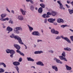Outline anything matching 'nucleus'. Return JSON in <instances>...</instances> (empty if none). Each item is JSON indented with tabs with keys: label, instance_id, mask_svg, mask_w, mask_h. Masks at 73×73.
Instances as JSON below:
<instances>
[{
	"label": "nucleus",
	"instance_id": "obj_31",
	"mask_svg": "<svg viewBox=\"0 0 73 73\" xmlns=\"http://www.w3.org/2000/svg\"><path fill=\"white\" fill-rule=\"evenodd\" d=\"M68 27V25H63L61 26V27H62L63 28H65V27Z\"/></svg>",
	"mask_w": 73,
	"mask_h": 73
},
{
	"label": "nucleus",
	"instance_id": "obj_15",
	"mask_svg": "<svg viewBox=\"0 0 73 73\" xmlns=\"http://www.w3.org/2000/svg\"><path fill=\"white\" fill-rule=\"evenodd\" d=\"M57 22L58 23H64V20L63 19H59L57 20Z\"/></svg>",
	"mask_w": 73,
	"mask_h": 73
},
{
	"label": "nucleus",
	"instance_id": "obj_53",
	"mask_svg": "<svg viewBox=\"0 0 73 73\" xmlns=\"http://www.w3.org/2000/svg\"><path fill=\"white\" fill-rule=\"evenodd\" d=\"M11 12L12 13H14V11L12 10L11 11Z\"/></svg>",
	"mask_w": 73,
	"mask_h": 73
},
{
	"label": "nucleus",
	"instance_id": "obj_35",
	"mask_svg": "<svg viewBox=\"0 0 73 73\" xmlns=\"http://www.w3.org/2000/svg\"><path fill=\"white\" fill-rule=\"evenodd\" d=\"M6 52L7 53H9L11 52V50L9 49H7L6 50Z\"/></svg>",
	"mask_w": 73,
	"mask_h": 73
},
{
	"label": "nucleus",
	"instance_id": "obj_42",
	"mask_svg": "<svg viewBox=\"0 0 73 73\" xmlns=\"http://www.w3.org/2000/svg\"><path fill=\"white\" fill-rule=\"evenodd\" d=\"M65 5L68 8H70V6L68 5H67V4H66Z\"/></svg>",
	"mask_w": 73,
	"mask_h": 73
},
{
	"label": "nucleus",
	"instance_id": "obj_5",
	"mask_svg": "<svg viewBox=\"0 0 73 73\" xmlns=\"http://www.w3.org/2000/svg\"><path fill=\"white\" fill-rule=\"evenodd\" d=\"M61 38L62 39H64L65 40H66V41H67L68 43H71V41H70V40L67 37H64L63 36H61Z\"/></svg>",
	"mask_w": 73,
	"mask_h": 73
},
{
	"label": "nucleus",
	"instance_id": "obj_61",
	"mask_svg": "<svg viewBox=\"0 0 73 73\" xmlns=\"http://www.w3.org/2000/svg\"><path fill=\"white\" fill-rule=\"evenodd\" d=\"M54 1H56V0H54Z\"/></svg>",
	"mask_w": 73,
	"mask_h": 73
},
{
	"label": "nucleus",
	"instance_id": "obj_13",
	"mask_svg": "<svg viewBox=\"0 0 73 73\" xmlns=\"http://www.w3.org/2000/svg\"><path fill=\"white\" fill-rule=\"evenodd\" d=\"M52 68L53 69H54L55 71H56V72H57V71H58V68L55 65L53 66H52Z\"/></svg>",
	"mask_w": 73,
	"mask_h": 73
},
{
	"label": "nucleus",
	"instance_id": "obj_8",
	"mask_svg": "<svg viewBox=\"0 0 73 73\" xmlns=\"http://www.w3.org/2000/svg\"><path fill=\"white\" fill-rule=\"evenodd\" d=\"M55 19H54L53 18H50L49 19H48V22H49V23H53V22L55 20Z\"/></svg>",
	"mask_w": 73,
	"mask_h": 73
},
{
	"label": "nucleus",
	"instance_id": "obj_24",
	"mask_svg": "<svg viewBox=\"0 0 73 73\" xmlns=\"http://www.w3.org/2000/svg\"><path fill=\"white\" fill-rule=\"evenodd\" d=\"M28 26L29 28V31L31 32H32V31H33V28L32 27L30 26H29V25H28Z\"/></svg>",
	"mask_w": 73,
	"mask_h": 73
},
{
	"label": "nucleus",
	"instance_id": "obj_20",
	"mask_svg": "<svg viewBox=\"0 0 73 73\" xmlns=\"http://www.w3.org/2000/svg\"><path fill=\"white\" fill-rule=\"evenodd\" d=\"M18 19L19 20H23V17L22 16H19L18 17Z\"/></svg>",
	"mask_w": 73,
	"mask_h": 73
},
{
	"label": "nucleus",
	"instance_id": "obj_40",
	"mask_svg": "<svg viewBox=\"0 0 73 73\" xmlns=\"http://www.w3.org/2000/svg\"><path fill=\"white\" fill-rule=\"evenodd\" d=\"M0 20H1V21H5V19L1 18L0 19Z\"/></svg>",
	"mask_w": 73,
	"mask_h": 73
},
{
	"label": "nucleus",
	"instance_id": "obj_59",
	"mask_svg": "<svg viewBox=\"0 0 73 73\" xmlns=\"http://www.w3.org/2000/svg\"><path fill=\"white\" fill-rule=\"evenodd\" d=\"M49 29H51V28L49 27Z\"/></svg>",
	"mask_w": 73,
	"mask_h": 73
},
{
	"label": "nucleus",
	"instance_id": "obj_27",
	"mask_svg": "<svg viewBox=\"0 0 73 73\" xmlns=\"http://www.w3.org/2000/svg\"><path fill=\"white\" fill-rule=\"evenodd\" d=\"M10 53L11 54H14L15 53V51L12 50H10Z\"/></svg>",
	"mask_w": 73,
	"mask_h": 73
},
{
	"label": "nucleus",
	"instance_id": "obj_50",
	"mask_svg": "<svg viewBox=\"0 0 73 73\" xmlns=\"http://www.w3.org/2000/svg\"><path fill=\"white\" fill-rule=\"evenodd\" d=\"M6 10L7 11H8V12H9L10 13V11H9V9H7Z\"/></svg>",
	"mask_w": 73,
	"mask_h": 73
},
{
	"label": "nucleus",
	"instance_id": "obj_38",
	"mask_svg": "<svg viewBox=\"0 0 73 73\" xmlns=\"http://www.w3.org/2000/svg\"><path fill=\"white\" fill-rule=\"evenodd\" d=\"M61 37V36H58L56 38V40L58 39H60Z\"/></svg>",
	"mask_w": 73,
	"mask_h": 73
},
{
	"label": "nucleus",
	"instance_id": "obj_29",
	"mask_svg": "<svg viewBox=\"0 0 73 73\" xmlns=\"http://www.w3.org/2000/svg\"><path fill=\"white\" fill-rule=\"evenodd\" d=\"M1 16L2 18H4V17L6 16V15L3 14L1 15Z\"/></svg>",
	"mask_w": 73,
	"mask_h": 73
},
{
	"label": "nucleus",
	"instance_id": "obj_51",
	"mask_svg": "<svg viewBox=\"0 0 73 73\" xmlns=\"http://www.w3.org/2000/svg\"><path fill=\"white\" fill-rule=\"evenodd\" d=\"M38 42H40V41H42V40H37Z\"/></svg>",
	"mask_w": 73,
	"mask_h": 73
},
{
	"label": "nucleus",
	"instance_id": "obj_7",
	"mask_svg": "<svg viewBox=\"0 0 73 73\" xmlns=\"http://www.w3.org/2000/svg\"><path fill=\"white\" fill-rule=\"evenodd\" d=\"M32 34L33 35H35V36H40V33L37 31H34L33 32Z\"/></svg>",
	"mask_w": 73,
	"mask_h": 73
},
{
	"label": "nucleus",
	"instance_id": "obj_49",
	"mask_svg": "<svg viewBox=\"0 0 73 73\" xmlns=\"http://www.w3.org/2000/svg\"><path fill=\"white\" fill-rule=\"evenodd\" d=\"M67 3L68 4H70V1H68V0H67Z\"/></svg>",
	"mask_w": 73,
	"mask_h": 73
},
{
	"label": "nucleus",
	"instance_id": "obj_47",
	"mask_svg": "<svg viewBox=\"0 0 73 73\" xmlns=\"http://www.w3.org/2000/svg\"><path fill=\"white\" fill-rule=\"evenodd\" d=\"M9 23H11V24H12L13 23V22L12 21H9Z\"/></svg>",
	"mask_w": 73,
	"mask_h": 73
},
{
	"label": "nucleus",
	"instance_id": "obj_16",
	"mask_svg": "<svg viewBox=\"0 0 73 73\" xmlns=\"http://www.w3.org/2000/svg\"><path fill=\"white\" fill-rule=\"evenodd\" d=\"M20 11L23 15H25V13L26 12V11H24L22 9H20Z\"/></svg>",
	"mask_w": 73,
	"mask_h": 73
},
{
	"label": "nucleus",
	"instance_id": "obj_14",
	"mask_svg": "<svg viewBox=\"0 0 73 73\" xmlns=\"http://www.w3.org/2000/svg\"><path fill=\"white\" fill-rule=\"evenodd\" d=\"M66 68L67 70H72V67L69 66L68 65H66Z\"/></svg>",
	"mask_w": 73,
	"mask_h": 73
},
{
	"label": "nucleus",
	"instance_id": "obj_39",
	"mask_svg": "<svg viewBox=\"0 0 73 73\" xmlns=\"http://www.w3.org/2000/svg\"><path fill=\"white\" fill-rule=\"evenodd\" d=\"M70 38L71 41H73V36H70Z\"/></svg>",
	"mask_w": 73,
	"mask_h": 73
},
{
	"label": "nucleus",
	"instance_id": "obj_23",
	"mask_svg": "<svg viewBox=\"0 0 73 73\" xmlns=\"http://www.w3.org/2000/svg\"><path fill=\"white\" fill-rule=\"evenodd\" d=\"M27 58L28 61H35L34 59L32 58L31 57Z\"/></svg>",
	"mask_w": 73,
	"mask_h": 73
},
{
	"label": "nucleus",
	"instance_id": "obj_43",
	"mask_svg": "<svg viewBox=\"0 0 73 73\" xmlns=\"http://www.w3.org/2000/svg\"><path fill=\"white\" fill-rule=\"evenodd\" d=\"M6 20H7V21H8V20H9V18H8V17L5 18V21H6Z\"/></svg>",
	"mask_w": 73,
	"mask_h": 73
},
{
	"label": "nucleus",
	"instance_id": "obj_60",
	"mask_svg": "<svg viewBox=\"0 0 73 73\" xmlns=\"http://www.w3.org/2000/svg\"><path fill=\"white\" fill-rule=\"evenodd\" d=\"M3 28H5V26H4L3 27Z\"/></svg>",
	"mask_w": 73,
	"mask_h": 73
},
{
	"label": "nucleus",
	"instance_id": "obj_21",
	"mask_svg": "<svg viewBox=\"0 0 73 73\" xmlns=\"http://www.w3.org/2000/svg\"><path fill=\"white\" fill-rule=\"evenodd\" d=\"M51 14L52 16H54L56 15L57 13L54 11H52L51 12Z\"/></svg>",
	"mask_w": 73,
	"mask_h": 73
},
{
	"label": "nucleus",
	"instance_id": "obj_56",
	"mask_svg": "<svg viewBox=\"0 0 73 73\" xmlns=\"http://www.w3.org/2000/svg\"><path fill=\"white\" fill-rule=\"evenodd\" d=\"M35 9H36V10H37V7H36L35 8Z\"/></svg>",
	"mask_w": 73,
	"mask_h": 73
},
{
	"label": "nucleus",
	"instance_id": "obj_17",
	"mask_svg": "<svg viewBox=\"0 0 73 73\" xmlns=\"http://www.w3.org/2000/svg\"><path fill=\"white\" fill-rule=\"evenodd\" d=\"M38 13H41L42 12V8L41 7L39 8L38 9Z\"/></svg>",
	"mask_w": 73,
	"mask_h": 73
},
{
	"label": "nucleus",
	"instance_id": "obj_45",
	"mask_svg": "<svg viewBox=\"0 0 73 73\" xmlns=\"http://www.w3.org/2000/svg\"><path fill=\"white\" fill-rule=\"evenodd\" d=\"M49 52L50 53H53V51H52V50L49 51Z\"/></svg>",
	"mask_w": 73,
	"mask_h": 73
},
{
	"label": "nucleus",
	"instance_id": "obj_4",
	"mask_svg": "<svg viewBox=\"0 0 73 73\" xmlns=\"http://www.w3.org/2000/svg\"><path fill=\"white\" fill-rule=\"evenodd\" d=\"M22 30V28L20 27H17L14 29V31L16 32L17 33H19V31H18Z\"/></svg>",
	"mask_w": 73,
	"mask_h": 73
},
{
	"label": "nucleus",
	"instance_id": "obj_46",
	"mask_svg": "<svg viewBox=\"0 0 73 73\" xmlns=\"http://www.w3.org/2000/svg\"><path fill=\"white\" fill-rule=\"evenodd\" d=\"M54 25H57V23H53Z\"/></svg>",
	"mask_w": 73,
	"mask_h": 73
},
{
	"label": "nucleus",
	"instance_id": "obj_10",
	"mask_svg": "<svg viewBox=\"0 0 73 73\" xmlns=\"http://www.w3.org/2000/svg\"><path fill=\"white\" fill-rule=\"evenodd\" d=\"M12 30H13V29H12L10 27H8L7 28V30L8 31H9L8 33H9V32L12 31Z\"/></svg>",
	"mask_w": 73,
	"mask_h": 73
},
{
	"label": "nucleus",
	"instance_id": "obj_28",
	"mask_svg": "<svg viewBox=\"0 0 73 73\" xmlns=\"http://www.w3.org/2000/svg\"><path fill=\"white\" fill-rule=\"evenodd\" d=\"M26 1L27 2H29V1H30L31 4H33V1L32 0H26Z\"/></svg>",
	"mask_w": 73,
	"mask_h": 73
},
{
	"label": "nucleus",
	"instance_id": "obj_34",
	"mask_svg": "<svg viewBox=\"0 0 73 73\" xmlns=\"http://www.w3.org/2000/svg\"><path fill=\"white\" fill-rule=\"evenodd\" d=\"M55 32V30L54 29H52L51 30V32L52 33H54V32Z\"/></svg>",
	"mask_w": 73,
	"mask_h": 73
},
{
	"label": "nucleus",
	"instance_id": "obj_55",
	"mask_svg": "<svg viewBox=\"0 0 73 73\" xmlns=\"http://www.w3.org/2000/svg\"><path fill=\"white\" fill-rule=\"evenodd\" d=\"M40 2H43V1L42 0H40Z\"/></svg>",
	"mask_w": 73,
	"mask_h": 73
},
{
	"label": "nucleus",
	"instance_id": "obj_22",
	"mask_svg": "<svg viewBox=\"0 0 73 73\" xmlns=\"http://www.w3.org/2000/svg\"><path fill=\"white\" fill-rule=\"evenodd\" d=\"M43 17L44 18H48L49 17V16L48 15H47L46 14H44L43 15Z\"/></svg>",
	"mask_w": 73,
	"mask_h": 73
},
{
	"label": "nucleus",
	"instance_id": "obj_58",
	"mask_svg": "<svg viewBox=\"0 0 73 73\" xmlns=\"http://www.w3.org/2000/svg\"><path fill=\"white\" fill-rule=\"evenodd\" d=\"M41 32L42 33H43V30H41Z\"/></svg>",
	"mask_w": 73,
	"mask_h": 73
},
{
	"label": "nucleus",
	"instance_id": "obj_25",
	"mask_svg": "<svg viewBox=\"0 0 73 73\" xmlns=\"http://www.w3.org/2000/svg\"><path fill=\"white\" fill-rule=\"evenodd\" d=\"M0 65H3L4 68H6V65L3 62L0 63Z\"/></svg>",
	"mask_w": 73,
	"mask_h": 73
},
{
	"label": "nucleus",
	"instance_id": "obj_11",
	"mask_svg": "<svg viewBox=\"0 0 73 73\" xmlns=\"http://www.w3.org/2000/svg\"><path fill=\"white\" fill-rule=\"evenodd\" d=\"M13 64L14 66H18L20 65V63L19 62H13Z\"/></svg>",
	"mask_w": 73,
	"mask_h": 73
},
{
	"label": "nucleus",
	"instance_id": "obj_3",
	"mask_svg": "<svg viewBox=\"0 0 73 73\" xmlns=\"http://www.w3.org/2000/svg\"><path fill=\"white\" fill-rule=\"evenodd\" d=\"M62 56H59V57L60 60H64L65 61H67L68 60H67V59H66V58L63 57H65L66 56V55L65 54V52H63V53L62 54Z\"/></svg>",
	"mask_w": 73,
	"mask_h": 73
},
{
	"label": "nucleus",
	"instance_id": "obj_6",
	"mask_svg": "<svg viewBox=\"0 0 73 73\" xmlns=\"http://www.w3.org/2000/svg\"><path fill=\"white\" fill-rule=\"evenodd\" d=\"M57 2L59 4V6L60 7V8L61 9H65V8L63 7V5L61 3V2L60 1H58Z\"/></svg>",
	"mask_w": 73,
	"mask_h": 73
},
{
	"label": "nucleus",
	"instance_id": "obj_9",
	"mask_svg": "<svg viewBox=\"0 0 73 73\" xmlns=\"http://www.w3.org/2000/svg\"><path fill=\"white\" fill-rule=\"evenodd\" d=\"M54 60H56V62L57 63H59V64H61L62 63V62L60 61L59 59H57L56 58H54Z\"/></svg>",
	"mask_w": 73,
	"mask_h": 73
},
{
	"label": "nucleus",
	"instance_id": "obj_2",
	"mask_svg": "<svg viewBox=\"0 0 73 73\" xmlns=\"http://www.w3.org/2000/svg\"><path fill=\"white\" fill-rule=\"evenodd\" d=\"M14 46L17 49V50L16 52L17 53H19L22 56H24V54H23V53L21 52V51H20L19 50L20 49V46H19V45L17 44H14Z\"/></svg>",
	"mask_w": 73,
	"mask_h": 73
},
{
	"label": "nucleus",
	"instance_id": "obj_19",
	"mask_svg": "<svg viewBox=\"0 0 73 73\" xmlns=\"http://www.w3.org/2000/svg\"><path fill=\"white\" fill-rule=\"evenodd\" d=\"M43 53V52L42 51H38L35 52L34 53L35 54H41V53Z\"/></svg>",
	"mask_w": 73,
	"mask_h": 73
},
{
	"label": "nucleus",
	"instance_id": "obj_37",
	"mask_svg": "<svg viewBox=\"0 0 73 73\" xmlns=\"http://www.w3.org/2000/svg\"><path fill=\"white\" fill-rule=\"evenodd\" d=\"M59 33V32L58 31H55V32L54 33V34H56V35H58Z\"/></svg>",
	"mask_w": 73,
	"mask_h": 73
},
{
	"label": "nucleus",
	"instance_id": "obj_1",
	"mask_svg": "<svg viewBox=\"0 0 73 73\" xmlns=\"http://www.w3.org/2000/svg\"><path fill=\"white\" fill-rule=\"evenodd\" d=\"M10 37L11 38H15V39H17V40L19 42L20 44H23L24 43L22 42V40L21 39V38L17 36H15L14 34H12V35L10 36Z\"/></svg>",
	"mask_w": 73,
	"mask_h": 73
},
{
	"label": "nucleus",
	"instance_id": "obj_52",
	"mask_svg": "<svg viewBox=\"0 0 73 73\" xmlns=\"http://www.w3.org/2000/svg\"><path fill=\"white\" fill-rule=\"evenodd\" d=\"M24 45L25 46V49H27V46L25 44H24Z\"/></svg>",
	"mask_w": 73,
	"mask_h": 73
},
{
	"label": "nucleus",
	"instance_id": "obj_12",
	"mask_svg": "<svg viewBox=\"0 0 73 73\" xmlns=\"http://www.w3.org/2000/svg\"><path fill=\"white\" fill-rule=\"evenodd\" d=\"M36 64L37 65H41V66H44V64L42 63V62L41 61H38L36 62Z\"/></svg>",
	"mask_w": 73,
	"mask_h": 73
},
{
	"label": "nucleus",
	"instance_id": "obj_44",
	"mask_svg": "<svg viewBox=\"0 0 73 73\" xmlns=\"http://www.w3.org/2000/svg\"><path fill=\"white\" fill-rule=\"evenodd\" d=\"M44 22L45 23H46V22H47V19H45L44 20Z\"/></svg>",
	"mask_w": 73,
	"mask_h": 73
},
{
	"label": "nucleus",
	"instance_id": "obj_41",
	"mask_svg": "<svg viewBox=\"0 0 73 73\" xmlns=\"http://www.w3.org/2000/svg\"><path fill=\"white\" fill-rule=\"evenodd\" d=\"M18 61L19 62H21L22 61V58H20Z\"/></svg>",
	"mask_w": 73,
	"mask_h": 73
},
{
	"label": "nucleus",
	"instance_id": "obj_33",
	"mask_svg": "<svg viewBox=\"0 0 73 73\" xmlns=\"http://www.w3.org/2000/svg\"><path fill=\"white\" fill-rule=\"evenodd\" d=\"M47 16H49V15H52V12L51 13L50 12H47Z\"/></svg>",
	"mask_w": 73,
	"mask_h": 73
},
{
	"label": "nucleus",
	"instance_id": "obj_62",
	"mask_svg": "<svg viewBox=\"0 0 73 73\" xmlns=\"http://www.w3.org/2000/svg\"><path fill=\"white\" fill-rule=\"evenodd\" d=\"M70 72H72V70L70 71Z\"/></svg>",
	"mask_w": 73,
	"mask_h": 73
},
{
	"label": "nucleus",
	"instance_id": "obj_48",
	"mask_svg": "<svg viewBox=\"0 0 73 73\" xmlns=\"http://www.w3.org/2000/svg\"><path fill=\"white\" fill-rule=\"evenodd\" d=\"M13 54H11V55H10V57H11L12 58V57H13Z\"/></svg>",
	"mask_w": 73,
	"mask_h": 73
},
{
	"label": "nucleus",
	"instance_id": "obj_26",
	"mask_svg": "<svg viewBox=\"0 0 73 73\" xmlns=\"http://www.w3.org/2000/svg\"><path fill=\"white\" fill-rule=\"evenodd\" d=\"M40 5L43 8H44L45 7V5L44 4L42 3V4H40Z\"/></svg>",
	"mask_w": 73,
	"mask_h": 73
},
{
	"label": "nucleus",
	"instance_id": "obj_57",
	"mask_svg": "<svg viewBox=\"0 0 73 73\" xmlns=\"http://www.w3.org/2000/svg\"><path fill=\"white\" fill-rule=\"evenodd\" d=\"M34 47L35 48H36V45L35 44L34 45Z\"/></svg>",
	"mask_w": 73,
	"mask_h": 73
},
{
	"label": "nucleus",
	"instance_id": "obj_30",
	"mask_svg": "<svg viewBox=\"0 0 73 73\" xmlns=\"http://www.w3.org/2000/svg\"><path fill=\"white\" fill-rule=\"evenodd\" d=\"M15 68H16V70H17L18 73H19V67H18V66H17L16 67H15Z\"/></svg>",
	"mask_w": 73,
	"mask_h": 73
},
{
	"label": "nucleus",
	"instance_id": "obj_54",
	"mask_svg": "<svg viewBox=\"0 0 73 73\" xmlns=\"http://www.w3.org/2000/svg\"><path fill=\"white\" fill-rule=\"evenodd\" d=\"M31 68H34V69H35V67L34 66H32L31 67Z\"/></svg>",
	"mask_w": 73,
	"mask_h": 73
},
{
	"label": "nucleus",
	"instance_id": "obj_36",
	"mask_svg": "<svg viewBox=\"0 0 73 73\" xmlns=\"http://www.w3.org/2000/svg\"><path fill=\"white\" fill-rule=\"evenodd\" d=\"M30 9H31V10H33V9H34V7H33V6L32 5L30 7Z\"/></svg>",
	"mask_w": 73,
	"mask_h": 73
},
{
	"label": "nucleus",
	"instance_id": "obj_32",
	"mask_svg": "<svg viewBox=\"0 0 73 73\" xmlns=\"http://www.w3.org/2000/svg\"><path fill=\"white\" fill-rule=\"evenodd\" d=\"M4 72V70L2 68H0V73H3Z\"/></svg>",
	"mask_w": 73,
	"mask_h": 73
},
{
	"label": "nucleus",
	"instance_id": "obj_18",
	"mask_svg": "<svg viewBox=\"0 0 73 73\" xmlns=\"http://www.w3.org/2000/svg\"><path fill=\"white\" fill-rule=\"evenodd\" d=\"M64 50H67V51H70L72 49L70 48L66 47L64 48Z\"/></svg>",
	"mask_w": 73,
	"mask_h": 73
},
{
	"label": "nucleus",
	"instance_id": "obj_63",
	"mask_svg": "<svg viewBox=\"0 0 73 73\" xmlns=\"http://www.w3.org/2000/svg\"><path fill=\"white\" fill-rule=\"evenodd\" d=\"M13 73H15V72H13Z\"/></svg>",
	"mask_w": 73,
	"mask_h": 73
}]
</instances>
